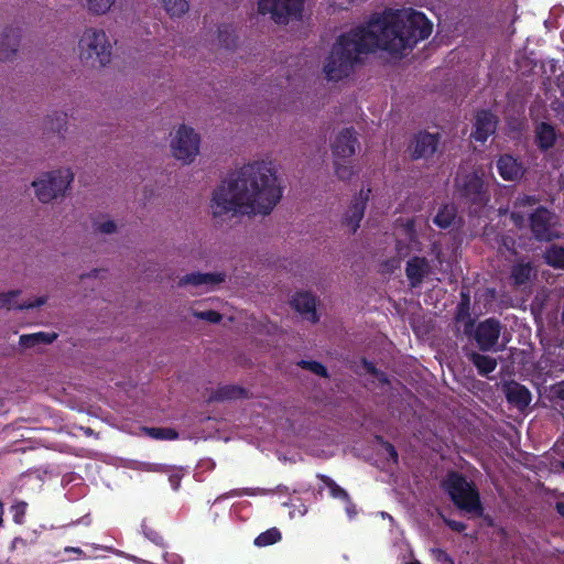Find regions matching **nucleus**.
I'll list each match as a JSON object with an SVG mask.
<instances>
[{
    "label": "nucleus",
    "instance_id": "nucleus-1",
    "mask_svg": "<svg viewBox=\"0 0 564 564\" xmlns=\"http://www.w3.org/2000/svg\"><path fill=\"white\" fill-rule=\"evenodd\" d=\"M431 33L432 23L422 12L413 9L386 11L367 25L341 35L324 64V73L330 80L341 79L349 75L361 54L380 48L400 55Z\"/></svg>",
    "mask_w": 564,
    "mask_h": 564
},
{
    "label": "nucleus",
    "instance_id": "nucleus-2",
    "mask_svg": "<svg viewBox=\"0 0 564 564\" xmlns=\"http://www.w3.org/2000/svg\"><path fill=\"white\" fill-rule=\"evenodd\" d=\"M282 198V181L278 163L263 158L248 162L213 192L214 217L227 215H269Z\"/></svg>",
    "mask_w": 564,
    "mask_h": 564
},
{
    "label": "nucleus",
    "instance_id": "nucleus-3",
    "mask_svg": "<svg viewBox=\"0 0 564 564\" xmlns=\"http://www.w3.org/2000/svg\"><path fill=\"white\" fill-rule=\"evenodd\" d=\"M77 55L83 65L100 69L110 63L112 45L102 29L86 28L78 39Z\"/></svg>",
    "mask_w": 564,
    "mask_h": 564
},
{
    "label": "nucleus",
    "instance_id": "nucleus-4",
    "mask_svg": "<svg viewBox=\"0 0 564 564\" xmlns=\"http://www.w3.org/2000/svg\"><path fill=\"white\" fill-rule=\"evenodd\" d=\"M443 489L448 494L454 505L471 518L484 513L478 489L458 473H449L442 481Z\"/></svg>",
    "mask_w": 564,
    "mask_h": 564
},
{
    "label": "nucleus",
    "instance_id": "nucleus-5",
    "mask_svg": "<svg viewBox=\"0 0 564 564\" xmlns=\"http://www.w3.org/2000/svg\"><path fill=\"white\" fill-rule=\"evenodd\" d=\"M73 181L72 170L62 167L41 173L32 181L31 186L36 198L43 204H48L64 197Z\"/></svg>",
    "mask_w": 564,
    "mask_h": 564
},
{
    "label": "nucleus",
    "instance_id": "nucleus-6",
    "mask_svg": "<svg viewBox=\"0 0 564 564\" xmlns=\"http://www.w3.org/2000/svg\"><path fill=\"white\" fill-rule=\"evenodd\" d=\"M200 135L191 126L185 123L176 126L170 133V151L172 156L181 163L192 164L199 154Z\"/></svg>",
    "mask_w": 564,
    "mask_h": 564
},
{
    "label": "nucleus",
    "instance_id": "nucleus-7",
    "mask_svg": "<svg viewBox=\"0 0 564 564\" xmlns=\"http://www.w3.org/2000/svg\"><path fill=\"white\" fill-rule=\"evenodd\" d=\"M227 279V274L223 271L214 272H191L182 275L177 285L180 288H191L194 294H204L215 291Z\"/></svg>",
    "mask_w": 564,
    "mask_h": 564
},
{
    "label": "nucleus",
    "instance_id": "nucleus-8",
    "mask_svg": "<svg viewBox=\"0 0 564 564\" xmlns=\"http://www.w3.org/2000/svg\"><path fill=\"white\" fill-rule=\"evenodd\" d=\"M303 0H259L258 9L262 14H270L276 23H288L290 19L299 18Z\"/></svg>",
    "mask_w": 564,
    "mask_h": 564
},
{
    "label": "nucleus",
    "instance_id": "nucleus-9",
    "mask_svg": "<svg viewBox=\"0 0 564 564\" xmlns=\"http://www.w3.org/2000/svg\"><path fill=\"white\" fill-rule=\"evenodd\" d=\"M557 218L545 208H538L531 215V228L536 239L550 241L558 237Z\"/></svg>",
    "mask_w": 564,
    "mask_h": 564
},
{
    "label": "nucleus",
    "instance_id": "nucleus-10",
    "mask_svg": "<svg viewBox=\"0 0 564 564\" xmlns=\"http://www.w3.org/2000/svg\"><path fill=\"white\" fill-rule=\"evenodd\" d=\"M456 186L462 192V195L474 204L481 205L487 202L484 193V183L477 173H459L456 177Z\"/></svg>",
    "mask_w": 564,
    "mask_h": 564
},
{
    "label": "nucleus",
    "instance_id": "nucleus-11",
    "mask_svg": "<svg viewBox=\"0 0 564 564\" xmlns=\"http://www.w3.org/2000/svg\"><path fill=\"white\" fill-rule=\"evenodd\" d=\"M438 147L437 134L420 132L409 145L410 156L414 160H427L434 155Z\"/></svg>",
    "mask_w": 564,
    "mask_h": 564
},
{
    "label": "nucleus",
    "instance_id": "nucleus-12",
    "mask_svg": "<svg viewBox=\"0 0 564 564\" xmlns=\"http://www.w3.org/2000/svg\"><path fill=\"white\" fill-rule=\"evenodd\" d=\"M358 141L351 129H343L339 131L333 142L332 149L336 159H349L356 153Z\"/></svg>",
    "mask_w": 564,
    "mask_h": 564
},
{
    "label": "nucleus",
    "instance_id": "nucleus-13",
    "mask_svg": "<svg viewBox=\"0 0 564 564\" xmlns=\"http://www.w3.org/2000/svg\"><path fill=\"white\" fill-rule=\"evenodd\" d=\"M500 323L496 319L488 318L481 322L475 332V338L482 350L491 349L500 336Z\"/></svg>",
    "mask_w": 564,
    "mask_h": 564
},
{
    "label": "nucleus",
    "instance_id": "nucleus-14",
    "mask_svg": "<svg viewBox=\"0 0 564 564\" xmlns=\"http://www.w3.org/2000/svg\"><path fill=\"white\" fill-rule=\"evenodd\" d=\"M369 192V189H367L366 193L361 191L360 196L355 199V202L349 206L345 214L344 224L347 227V230L351 234L356 232L359 228V224L365 214L366 202L368 199Z\"/></svg>",
    "mask_w": 564,
    "mask_h": 564
},
{
    "label": "nucleus",
    "instance_id": "nucleus-15",
    "mask_svg": "<svg viewBox=\"0 0 564 564\" xmlns=\"http://www.w3.org/2000/svg\"><path fill=\"white\" fill-rule=\"evenodd\" d=\"M20 50V39L13 30H4L0 34V63L15 61Z\"/></svg>",
    "mask_w": 564,
    "mask_h": 564
},
{
    "label": "nucleus",
    "instance_id": "nucleus-16",
    "mask_svg": "<svg viewBox=\"0 0 564 564\" xmlns=\"http://www.w3.org/2000/svg\"><path fill=\"white\" fill-rule=\"evenodd\" d=\"M292 306L308 322L316 323L318 321V316L316 314V300L311 293H296L292 299Z\"/></svg>",
    "mask_w": 564,
    "mask_h": 564
},
{
    "label": "nucleus",
    "instance_id": "nucleus-17",
    "mask_svg": "<svg viewBox=\"0 0 564 564\" xmlns=\"http://www.w3.org/2000/svg\"><path fill=\"white\" fill-rule=\"evenodd\" d=\"M431 272L430 263L425 258L413 257L411 258L405 268L406 278L410 281L411 286H419L423 279Z\"/></svg>",
    "mask_w": 564,
    "mask_h": 564
},
{
    "label": "nucleus",
    "instance_id": "nucleus-18",
    "mask_svg": "<svg viewBox=\"0 0 564 564\" xmlns=\"http://www.w3.org/2000/svg\"><path fill=\"white\" fill-rule=\"evenodd\" d=\"M496 127L497 120L495 116L488 111H480L476 117L473 137L479 142H485L496 131Z\"/></svg>",
    "mask_w": 564,
    "mask_h": 564
},
{
    "label": "nucleus",
    "instance_id": "nucleus-19",
    "mask_svg": "<svg viewBox=\"0 0 564 564\" xmlns=\"http://www.w3.org/2000/svg\"><path fill=\"white\" fill-rule=\"evenodd\" d=\"M497 167L500 176L506 181L519 180L523 174V167L511 155H502L498 162Z\"/></svg>",
    "mask_w": 564,
    "mask_h": 564
},
{
    "label": "nucleus",
    "instance_id": "nucleus-20",
    "mask_svg": "<svg viewBox=\"0 0 564 564\" xmlns=\"http://www.w3.org/2000/svg\"><path fill=\"white\" fill-rule=\"evenodd\" d=\"M118 0H80L84 10L91 17H105L113 11Z\"/></svg>",
    "mask_w": 564,
    "mask_h": 564
},
{
    "label": "nucleus",
    "instance_id": "nucleus-21",
    "mask_svg": "<svg viewBox=\"0 0 564 564\" xmlns=\"http://www.w3.org/2000/svg\"><path fill=\"white\" fill-rule=\"evenodd\" d=\"M507 399L519 409H524L531 402L530 391L518 383L507 386Z\"/></svg>",
    "mask_w": 564,
    "mask_h": 564
},
{
    "label": "nucleus",
    "instance_id": "nucleus-22",
    "mask_svg": "<svg viewBox=\"0 0 564 564\" xmlns=\"http://www.w3.org/2000/svg\"><path fill=\"white\" fill-rule=\"evenodd\" d=\"M56 338V333L39 332L21 335L19 338V344L24 348H32L39 345L52 344Z\"/></svg>",
    "mask_w": 564,
    "mask_h": 564
},
{
    "label": "nucleus",
    "instance_id": "nucleus-23",
    "mask_svg": "<svg viewBox=\"0 0 564 564\" xmlns=\"http://www.w3.org/2000/svg\"><path fill=\"white\" fill-rule=\"evenodd\" d=\"M469 360L477 368L481 376H486L492 372L497 367V361L495 358L478 352L469 354Z\"/></svg>",
    "mask_w": 564,
    "mask_h": 564
},
{
    "label": "nucleus",
    "instance_id": "nucleus-24",
    "mask_svg": "<svg viewBox=\"0 0 564 564\" xmlns=\"http://www.w3.org/2000/svg\"><path fill=\"white\" fill-rule=\"evenodd\" d=\"M246 394L245 390L237 386H223L216 389L209 400L212 401H225L242 398Z\"/></svg>",
    "mask_w": 564,
    "mask_h": 564
},
{
    "label": "nucleus",
    "instance_id": "nucleus-25",
    "mask_svg": "<svg viewBox=\"0 0 564 564\" xmlns=\"http://www.w3.org/2000/svg\"><path fill=\"white\" fill-rule=\"evenodd\" d=\"M165 12L173 19L184 17L189 10L187 0H159Z\"/></svg>",
    "mask_w": 564,
    "mask_h": 564
},
{
    "label": "nucleus",
    "instance_id": "nucleus-26",
    "mask_svg": "<svg viewBox=\"0 0 564 564\" xmlns=\"http://www.w3.org/2000/svg\"><path fill=\"white\" fill-rule=\"evenodd\" d=\"M556 139L555 131L547 123H540L536 128V140L541 149H549L554 144Z\"/></svg>",
    "mask_w": 564,
    "mask_h": 564
},
{
    "label": "nucleus",
    "instance_id": "nucleus-27",
    "mask_svg": "<svg viewBox=\"0 0 564 564\" xmlns=\"http://www.w3.org/2000/svg\"><path fill=\"white\" fill-rule=\"evenodd\" d=\"M456 216V209L454 205H444L440 208L434 223L441 228H447L451 226Z\"/></svg>",
    "mask_w": 564,
    "mask_h": 564
},
{
    "label": "nucleus",
    "instance_id": "nucleus-28",
    "mask_svg": "<svg viewBox=\"0 0 564 564\" xmlns=\"http://www.w3.org/2000/svg\"><path fill=\"white\" fill-rule=\"evenodd\" d=\"M544 257L550 265L564 269V248L552 246L546 250Z\"/></svg>",
    "mask_w": 564,
    "mask_h": 564
},
{
    "label": "nucleus",
    "instance_id": "nucleus-29",
    "mask_svg": "<svg viewBox=\"0 0 564 564\" xmlns=\"http://www.w3.org/2000/svg\"><path fill=\"white\" fill-rule=\"evenodd\" d=\"M281 540V533L276 528H271L262 532L254 539L257 546L263 547L276 543Z\"/></svg>",
    "mask_w": 564,
    "mask_h": 564
},
{
    "label": "nucleus",
    "instance_id": "nucleus-30",
    "mask_svg": "<svg viewBox=\"0 0 564 564\" xmlns=\"http://www.w3.org/2000/svg\"><path fill=\"white\" fill-rule=\"evenodd\" d=\"M147 434L155 440L172 441L178 437V433L170 427H150L145 430Z\"/></svg>",
    "mask_w": 564,
    "mask_h": 564
},
{
    "label": "nucleus",
    "instance_id": "nucleus-31",
    "mask_svg": "<svg viewBox=\"0 0 564 564\" xmlns=\"http://www.w3.org/2000/svg\"><path fill=\"white\" fill-rule=\"evenodd\" d=\"M532 268L529 263H518L512 269V279L516 284L525 283L531 276Z\"/></svg>",
    "mask_w": 564,
    "mask_h": 564
},
{
    "label": "nucleus",
    "instance_id": "nucleus-32",
    "mask_svg": "<svg viewBox=\"0 0 564 564\" xmlns=\"http://www.w3.org/2000/svg\"><path fill=\"white\" fill-rule=\"evenodd\" d=\"M20 294V290H11L8 292L0 293V310L19 308L20 305H17V299L19 297Z\"/></svg>",
    "mask_w": 564,
    "mask_h": 564
},
{
    "label": "nucleus",
    "instance_id": "nucleus-33",
    "mask_svg": "<svg viewBox=\"0 0 564 564\" xmlns=\"http://www.w3.org/2000/svg\"><path fill=\"white\" fill-rule=\"evenodd\" d=\"M362 368L366 375L372 377V382L378 381L380 384H388V379L384 373L378 371L371 362L362 361Z\"/></svg>",
    "mask_w": 564,
    "mask_h": 564
},
{
    "label": "nucleus",
    "instance_id": "nucleus-34",
    "mask_svg": "<svg viewBox=\"0 0 564 564\" xmlns=\"http://www.w3.org/2000/svg\"><path fill=\"white\" fill-rule=\"evenodd\" d=\"M191 314L198 319H203L212 324H217L221 321V315L213 310L204 312L192 310Z\"/></svg>",
    "mask_w": 564,
    "mask_h": 564
},
{
    "label": "nucleus",
    "instance_id": "nucleus-35",
    "mask_svg": "<svg viewBox=\"0 0 564 564\" xmlns=\"http://www.w3.org/2000/svg\"><path fill=\"white\" fill-rule=\"evenodd\" d=\"M341 159L335 158V172L340 180H349L354 175L352 167L346 162H340Z\"/></svg>",
    "mask_w": 564,
    "mask_h": 564
},
{
    "label": "nucleus",
    "instance_id": "nucleus-36",
    "mask_svg": "<svg viewBox=\"0 0 564 564\" xmlns=\"http://www.w3.org/2000/svg\"><path fill=\"white\" fill-rule=\"evenodd\" d=\"M324 482L327 486V488L329 489L332 497L348 501L349 496H348L347 491L345 489H343L341 487H339L334 480L326 478L324 480Z\"/></svg>",
    "mask_w": 564,
    "mask_h": 564
},
{
    "label": "nucleus",
    "instance_id": "nucleus-37",
    "mask_svg": "<svg viewBox=\"0 0 564 564\" xmlns=\"http://www.w3.org/2000/svg\"><path fill=\"white\" fill-rule=\"evenodd\" d=\"M48 301V295H40L36 296L34 300L24 302L23 304H20L19 310H31L36 308L45 305Z\"/></svg>",
    "mask_w": 564,
    "mask_h": 564
},
{
    "label": "nucleus",
    "instance_id": "nucleus-38",
    "mask_svg": "<svg viewBox=\"0 0 564 564\" xmlns=\"http://www.w3.org/2000/svg\"><path fill=\"white\" fill-rule=\"evenodd\" d=\"M96 229L101 234H113L117 230V224L111 219L100 220L96 224Z\"/></svg>",
    "mask_w": 564,
    "mask_h": 564
},
{
    "label": "nucleus",
    "instance_id": "nucleus-39",
    "mask_svg": "<svg viewBox=\"0 0 564 564\" xmlns=\"http://www.w3.org/2000/svg\"><path fill=\"white\" fill-rule=\"evenodd\" d=\"M169 474V480L174 489L178 488L180 481L184 475L182 468H172L170 470H164Z\"/></svg>",
    "mask_w": 564,
    "mask_h": 564
},
{
    "label": "nucleus",
    "instance_id": "nucleus-40",
    "mask_svg": "<svg viewBox=\"0 0 564 564\" xmlns=\"http://www.w3.org/2000/svg\"><path fill=\"white\" fill-rule=\"evenodd\" d=\"M302 365L318 376L326 377L327 375L326 368L317 361H303Z\"/></svg>",
    "mask_w": 564,
    "mask_h": 564
},
{
    "label": "nucleus",
    "instance_id": "nucleus-41",
    "mask_svg": "<svg viewBox=\"0 0 564 564\" xmlns=\"http://www.w3.org/2000/svg\"><path fill=\"white\" fill-rule=\"evenodd\" d=\"M431 552H432V555H433L434 560L438 564H454V562L451 558V556L446 552H444L443 550H441V549H433Z\"/></svg>",
    "mask_w": 564,
    "mask_h": 564
},
{
    "label": "nucleus",
    "instance_id": "nucleus-42",
    "mask_svg": "<svg viewBox=\"0 0 564 564\" xmlns=\"http://www.w3.org/2000/svg\"><path fill=\"white\" fill-rule=\"evenodd\" d=\"M26 505L24 502L15 506V513L13 516V519L15 522L20 523L22 521V518L25 512Z\"/></svg>",
    "mask_w": 564,
    "mask_h": 564
},
{
    "label": "nucleus",
    "instance_id": "nucleus-43",
    "mask_svg": "<svg viewBox=\"0 0 564 564\" xmlns=\"http://www.w3.org/2000/svg\"><path fill=\"white\" fill-rule=\"evenodd\" d=\"M444 520H445L446 524L454 531L462 532L466 529V525L463 522L448 520V519H444Z\"/></svg>",
    "mask_w": 564,
    "mask_h": 564
},
{
    "label": "nucleus",
    "instance_id": "nucleus-44",
    "mask_svg": "<svg viewBox=\"0 0 564 564\" xmlns=\"http://www.w3.org/2000/svg\"><path fill=\"white\" fill-rule=\"evenodd\" d=\"M535 204V199L531 196H523V197H520L517 199V203H516V206L517 207H521V206H525V205H533Z\"/></svg>",
    "mask_w": 564,
    "mask_h": 564
},
{
    "label": "nucleus",
    "instance_id": "nucleus-45",
    "mask_svg": "<svg viewBox=\"0 0 564 564\" xmlns=\"http://www.w3.org/2000/svg\"><path fill=\"white\" fill-rule=\"evenodd\" d=\"M511 217L517 226H522L524 224V216L519 212H513Z\"/></svg>",
    "mask_w": 564,
    "mask_h": 564
},
{
    "label": "nucleus",
    "instance_id": "nucleus-46",
    "mask_svg": "<svg viewBox=\"0 0 564 564\" xmlns=\"http://www.w3.org/2000/svg\"><path fill=\"white\" fill-rule=\"evenodd\" d=\"M347 506H346V512L349 518H354L357 513L355 505L351 503L350 499L348 498Z\"/></svg>",
    "mask_w": 564,
    "mask_h": 564
},
{
    "label": "nucleus",
    "instance_id": "nucleus-47",
    "mask_svg": "<svg viewBox=\"0 0 564 564\" xmlns=\"http://www.w3.org/2000/svg\"><path fill=\"white\" fill-rule=\"evenodd\" d=\"M386 448H387V452L389 453V455L395 462L397 460V452L394 451V448L391 445H387Z\"/></svg>",
    "mask_w": 564,
    "mask_h": 564
},
{
    "label": "nucleus",
    "instance_id": "nucleus-48",
    "mask_svg": "<svg viewBox=\"0 0 564 564\" xmlns=\"http://www.w3.org/2000/svg\"><path fill=\"white\" fill-rule=\"evenodd\" d=\"M64 552L65 553L73 552V553H76V554H82L83 553L80 549H78V547H70V546L65 547Z\"/></svg>",
    "mask_w": 564,
    "mask_h": 564
},
{
    "label": "nucleus",
    "instance_id": "nucleus-49",
    "mask_svg": "<svg viewBox=\"0 0 564 564\" xmlns=\"http://www.w3.org/2000/svg\"><path fill=\"white\" fill-rule=\"evenodd\" d=\"M351 0H333L334 4L340 8H344Z\"/></svg>",
    "mask_w": 564,
    "mask_h": 564
},
{
    "label": "nucleus",
    "instance_id": "nucleus-50",
    "mask_svg": "<svg viewBox=\"0 0 564 564\" xmlns=\"http://www.w3.org/2000/svg\"><path fill=\"white\" fill-rule=\"evenodd\" d=\"M556 393L560 398L564 399V383L557 387Z\"/></svg>",
    "mask_w": 564,
    "mask_h": 564
},
{
    "label": "nucleus",
    "instance_id": "nucleus-51",
    "mask_svg": "<svg viewBox=\"0 0 564 564\" xmlns=\"http://www.w3.org/2000/svg\"><path fill=\"white\" fill-rule=\"evenodd\" d=\"M556 509L558 513L564 517V503H557Z\"/></svg>",
    "mask_w": 564,
    "mask_h": 564
},
{
    "label": "nucleus",
    "instance_id": "nucleus-52",
    "mask_svg": "<svg viewBox=\"0 0 564 564\" xmlns=\"http://www.w3.org/2000/svg\"><path fill=\"white\" fill-rule=\"evenodd\" d=\"M219 42L223 44V45H226L228 46L229 45V42L227 41V39H219Z\"/></svg>",
    "mask_w": 564,
    "mask_h": 564
},
{
    "label": "nucleus",
    "instance_id": "nucleus-53",
    "mask_svg": "<svg viewBox=\"0 0 564 564\" xmlns=\"http://www.w3.org/2000/svg\"><path fill=\"white\" fill-rule=\"evenodd\" d=\"M98 270H94L89 273V276H97Z\"/></svg>",
    "mask_w": 564,
    "mask_h": 564
},
{
    "label": "nucleus",
    "instance_id": "nucleus-54",
    "mask_svg": "<svg viewBox=\"0 0 564 564\" xmlns=\"http://www.w3.org/2000/svg\"><path fill=\"white\" fill-rule=\"evenodd\" d=\"M381 516H382L383 518H389L390 520H392V518H391L389 514L384 513V512H382V513H381Z\"/></svg>",
    "mask_w": 564,
    "mask_h": 564
},
{
    "label": "nucleus",
    "instance_id": "nucleus-55",
    "mask_svg": "<svg viewBox=\"0 0 564 564\" xmlns=\"http://www.w3.org/2000/svg\"><path fill=\"white\" fill-rule=\"evenodd\" d=\"M408 564H421V563L419 561H412V562H410Z\"/></svg>",
    "mask_w": 564,
    "mask_h": 564
},
{
    "label": "nucleus",
    "instance_id": "nucleus-56",
    "mask_svg": "<svg viewBox=\"0 0 564 564\" xmlns=\"http://www.w3.org/2000/svg\"><path fill=\"white\" fill-rule=\"evenodd\" d=\"M563 468H564V464H563Z\"/></svg>",
    "mask_w": 564,
    "mask_h": 564
}]
</instances>
